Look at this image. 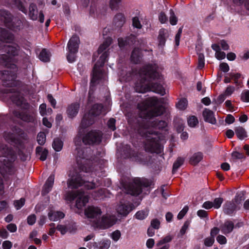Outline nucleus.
<instances>
[{
    "instance_id": "f257e3e1",
    "label": "nucleus",
    "mask_w": 249,
    "mask_h": 249,
    "mask_svg": "<svg viewBox=\"0 0 249 249\" xmlns=\"http://www.w3.org/2000/svg\"><path fill=\"white\" fill-rule=\"evenodd\" d=\"M139 109L143 111L145 118L149 121L143 129V135L146 138L144 149L151 153H159L162 147L160 136L158 135L157 129L165 128L167 123L165 121L155 119V117L160 115L164 111L160 101L156 97L148 98L144 102L138 105Z\"/></svg>"
},
{
    "instance_id": "f03ea898",
    "label": "nucleus",
    "mask_w": 249,
    "mask_h": 249,
    "mask_svg": "<svg viewBox=\"0 0 249 249\" xmlns=\"http://www.w3.org/2000/svg\"><path fill=\"white\" fill-rule=\"evenodd\" d=\"M139 76L140 82L135 85L137 92L143 93L151 90L162 95L165 94V90L161 84L155 83L153 85L150 83V79H162L160 70L156 65L143 68L139 72Z\"/></svg>"
},
{
    "instance_id": "7ed1b4c3",
    "label": "nucleus",
    "mask_w": 249,
    "mask_h": 249,
    "mask_svg": "<svg viewBox=\"0 0 249 249\" xmlns=\"http://www.w3.org/2000/svg\"><path fill=\"white\" fill-rule=\"evenodd\" d=\"M103 106L100 104H96L93 106L88 114H86L81 122V128L79 129L78 135L74 139V142L76 145H79L82 142L85 144L99 143L101 141V134L99 131H90L83 138H82V128L92 124L93 122L94 116L100 114H105Z\"/></svg>"
},
{
    "instance_id": "20e7f679",
    "label": "nucleus",
    "mask_w": 249,
    "mask_h": 249,
    "mask_svg": "<svg viewBox=\"0 0 249 249\" xmlns=\"http://www.w3.org/2000/svg\"><path fill=\"white\" fill-rule=\"evenodd\" d=\"M112 42V39L111 38H107L106 40L100 46L97 54L95 53L93 55L94 60H96V58L98 57V55H100L99 59L95 63L93 68L92 78L91 82H95L96 81L101 79H105L107 76L105 72H103L102 70L100 69V67L102 66L106 61L107 57V53L104 51L109 46Z\"/></svg>"
},
{
    "instance_id": "39448f33",
    "label": "nucleus",
    "mask_w": 249,
    "mask_h": 249,
    "mask_svg": "<svg viewBox=\"0 0 249 249\" xmlns=\"http://www.w3.org/2000/svg\"><path fill=\"white\" fill-rule=\"evenodd\" d=\"M81 175L77 173H70L67 184L69 188H77L80 186H84L87 189H92L95 187V185L89 180L85 181L81 179Z\"/></svg>"
},
{
    "instance_id": "423d86ee",
    "label": "nucleus",
    "mask_w": 249,
    "mask_h": 249,
    "mask_svg": "<svg viewBox=\"0 0 249 249\" xmlns=\"http://www.w3.org/2000/svg\"><path fill=\"white\" fill-rule=\"evenodd\" d=\"M147 187L148 182L145 179L136 178L128 184L123 185L125 192L127 194L133 196H137L142 192V186Z\"/></svg>"
},
{
    "instance_id": "0eeeda50",
    "label": "nucleus",
    "mask_w": 249,
    "mask_h": 249,
    "mask_svg": "<svg viewBox=\"0 0 249 249\" xmlns=\"http://www.w3.org/2000/svg\"><path fill=\"white\" fill-rule=\"evenodd\" d=\"M77 198L75 206L79 209H82L89 201L88 196H85L82 192H71L67 193L65 195V199L69 201H73Z\"/></svg>"
},
{
    "instance_id": "6e6552de",
    "label": "nucleus",
    "mask_w": 249,
    "mask_h": 249,
    "mask_svg": "<svg viewBox=\"0 0 249 249\" xmlns=\"http://www.w3.org/2000/svg\"><path fill=\"white\" fill-rule=\"evenodd\" d=\"M79 42V37L73 36L70 38L68 43L67 58L70 63H72L75 60L76 54L78 52Z\"/></svg>"
},
{
    "instance_id": "1a4fd4ad",
    "label": "nucleus",
    "mask_w": 249,
    "mask_h": 249,
    "mask_svg": "<svg viewBox=\"0 0 249 249\" xmlns=\"http://www.w3.org/2000/svg\"><path fill=\"white\" fill-rule=\"evenodd\" d=\"M243 193L237 194L234 198L230 202L225 203L224 206V211L225 213L228 214L232 213L234 211L240 208L243 200Z\"/></svg>"
},
{
    "instance_id": "9d476101",
    "label": "nucleus",
    "mask_w": 249,
    "mask_h": 249,
    "mask_svg": "<svg viewBox=\"0 0 249 249\" xmlns=\"http://www.w3.org/2000/svg\"><path fill=\"white\" fill-rule=\"evenodd\" d=\"M115 223V218L114 216L109 214L104 215L101 218L95 221L94 226L101 229H106L113 225Z\"/></svg>"
},
{
    "instance_id": "9b49d317",
    "label": "nucleus",
    "mask_w": 249,
    "mask_h": 249,
    "mask_svg": "<svg viewBox=\"0 0 249 249\" xmlns=\"http://www.w3.org/2000/svg\"><path fill=\"white\" fill-rule=\"evenodd\" d=\"M101 213L100 209L97 207L89 206L85 210L86 216L89 218L93 219L94 223L99 218Z\"/></svg>"
},
{
    "instance_id": "f8f14e48",
    "label": "nucleus",
    "mask_w": 249,
    "mask_h": 249,
    "mask_svg": "<svg viewBox=\"0 0 249 249\" xmlns=\"http://www.w3.org/2000/svg\"><path fill=\"white\" fill-rule=\"evenodd\" d=\"M38 11L36 5L31 4L29 7V16L30 18L34 20H37L38 18L41 23H43L44 20V16L43 14L40 12L39 16H38Z\"/></svg>"
},
{
    "instance_id": "ddd939ff",
    "label": "nucleus",
    "mask_w": 249,
    "mask_h": 249,
    "mask_svg": "<svg viewBox=\"0 0 249 249\" xmlns=\"http://www.w3.org/2000/svg\"><path fill=\"white\" fill-rule=\"evenodd\" d=\"M133 206L127 202H120L116 210L118 213L123 216L127 215L132 210Z\"/></svg>"
},
{
    "instance_id": "4468645a",
    "label": "nucleus",
    "mask_w": 249,
    "mask_h": 249,
    "mask_svg": "<svg viewBox=\"0 0 249 249\" xmlns=\"http://www.w3.org/2000/svg\"><path fill=\"white\" fill-rule=\"evenodd\" d=\"M48 216L51 221H56L64 218V214L60 211H56L53 207H49Z\"/></svg>"
},
{
    "instance_id": "2eb2a0df",
    "label": "nucleus",
    "mask_w": 249,
    "mask_h": 249,
    "mask_svg": "<svg viewBox=\"0 0 249 249\" xmlns=\"http://www.w3.org/2000/svg\"><path fill=\"white\" fill-rule=\"evenodd\" d=\"M5 163L3 164L2 167H0V172L3 176L6 174H12L15 171L12 163L9 160L6 161L4 160Z\"/></svg>"
},
{
    "instance_id": "dca6fc26",
    "label": "nucleus",
    "mask_w": 249,
    "mask_h": 249,
    "mask_svg": "<svg viewBox=\"0 0 249 249\" xmlns=\"http://www.w3.org/2000/svg\"><path fill=\"white\" fill-rule=\"evenodd\" d=\"M54 176L53 175H51L47 181H46L45 184L43 186L42 194L43 195H45L50 192L53 187L54 183Z\"/></svg>"
},
{
    "instance_id": "f3484780",
    "label": "nucleus",
    "mask_w": 249,
    "mask_h": 249,
    "mask_svg": "<svg viewBox=\"0 0 249 249\" xmlns=\"http://www.w3.org/2000/svg\"><path fill=\"white\" fill-rule=\"evenodd\" d=\"M80 107L78 103H73L68 106L67 113L69 117L72 118L78 113Z\"/></svg>"
},
{
    "instance_id": "a211bd4d",
    "label": "nucleus",
    "mask_w": 249,
    "mask_h": 249,
    "mask_svg": "<svg viewBox=\"0 0 249 249\" xmlns=\"http://www.w3.org/2000/svg\"><path fill=\"white\" fill-rule=\"evenodd\" d=\"M203 116L205 121L212 124L216 123V119L213 112L211 110L206 108L203 111Z\"/></svg>"
},
{
    "instance_id": "6ab92c4d",
    "label": "nucleus",
    "mask_w": 249,
    "mask_h": 249,
    "mask_svg": "<svg viewBox=\"0 0 249 249\" xmlns=\"http://www.w3.org/2000/svg\"><path fill=\"white\" fill-rule=\"evenodd\" d=\"M169 36L168 31L166 29H161L159 31L158 40L159 45L162 47L165 45L166 39Z\"/></svg>"
},
{
    "instance_id": "aec40b11",
    "label": "nucleus",
    "mask_w": 249,
    "mask_h": 249,
    "mask_svg": "<svg viewBox=\"0 0 249 249\" xmlns=\"http://www.w3.org/2000/svg\"><path fill=\"white\" fill-rule=\"evenodd\" d=\"M212 49L215 52V56L218 60H222L226 57V53L222 52L219 45L214 44L212 46Z\"/></svg>"
},
{
    "instance_id": "412c9836",
    "label": "nucleus",
    "mask_w": 249,
    "mask_h": 249,
    "mask_svg": "<svg viewBox=\"0 0 249 249\" xmlns=\"http://www.w3.org/2000/svg\"><path fill=\"white\" fill-rule=\"evenodd\" d=\"M125 22V18L123 14L118 13L115 15L113 19V23L117 27L122 26Z\"/></svg>"
},
{
    "instance_id": "4be33fe9",
    "label": "nucleus",
    "mask_w": 249,
    "mask_h": 249,
    "mask_svg": "<svg viewBox=\"0 0 249 249\" xmlns=\"http://www.w3.org/2000/svg\"><path fill=\"white\" fill-rule=\"evenodd\" d=\"M0 15L3 18L2 19L4 20V22L7 26L10 28H12L9 23L11 21L12 17L11 15L5 10L0 11Z\"/></svg>"
},
{
    "instance_id": "5701e85b",
    "label": "nucleus",
    "mask_w": 249,
    "mask_h": 249,
    "mask_svg": "<svg viewBox=\"0 0 249 249\" xmlns=\"http://www.w3.org/2000/svg\"><path fill=\"white\" fill-rule=\"evenodd\" d=\"M110 245V241L107 239L103 240L100 242L99 243H94L93 247L98 248L99 249H107L109 248Z\"/></svg>"
},
{
    "instance_id": "b1692460",
    "label": "nucleus",
    "mask_w": 249,
    "mask_h": 249,
    "mask_svg": "<svg viewBox=\"0 0 249 249\" xmlns=\"http://www.w3.org/2000/svg\"><path fill=\"white\" fill-rule=\"evenodd\" d=\"M0 39L6 42H10L13 39V35L6 30H3L0 36Z\"/></svg>"
},
{
    "instance_id": "393cba45",
    "label": "nucleus",
    "mask_w": 249,
    "mask_h": 249,
    "mask_svg": "<svg viewBox=\"0 0 249 249\" xmlns=\"http://www.w3.org/2000/svg\"><path fill=\"white\" fill-rule=\"evenodd\" d=\"M233 228V223L231 221H226L221 228V231L224 234L231 232Z\"/></svg>"
},
{
    "instance_id": "a878e982",
    "label": "nucleus",
    "mask_w": 249,
    "mask_h": 249,
    "mask_svg": "<svg viewBox=\"0 0 249 249\" xmlns=\"http://www.w3.org/2000/svg\"><path fill=\"white\" fill-rule=\"evenodd\" d=\"M36 152L39 157L40 160L44 161L46 159L48 153V150L45 149H43L41 147H37L36 148Z\"/></svg>"
},
{
    "instance_id": "bb28decb",
    "label": "nucleus",
    "mask_w": 249,
    "mask_h": 249,
    "mask_svg": "<svg viewBox=\"0 0 249 249\" xmlns=\"http://www.w3.org/2000/svg\"><path fill=\"white\" fill-rule=\"evenodd\" d=\"M203 158L202 154L198 152L194 154L190 159V162L192 164H196L201 160Z\"/></svg>"
},
{
    "instance_id": "cd10ccee",
    "label": "nucleus",
    "mask_w": 249,
    "mask_h": 249,
    "mask_svg": "<svg viewBox=\"0 0 249 249\" xmlns=\"http://www.w3.org/2000/svg\"><path fill=\"white\" fill-rule=\"evenodd\" d=\"M141 53L139 49H135L133 51L131 56V61L134 63H137L140 61Z\"/></svg>"
},
{
    "instance_id": "c85d7f7f",
    "label": "nucleus",
    "mask_w": 249,
    "mask_h": 249,
    "mask_svg": "<svg viewBox=\"0 0 249 249\" xmlns=\"http://www.w3.org/2000/svg\"><path fill=\"white\" fill-rule=\"evenodd\" d=\"M50 53L46 50L43 49L39 55V58L42 61L48 62L50 61Z\"/></svg>"
},
{
    "instance_id": "c756f323",
    "label": "nucleus",
    "mask_w": 249,
    "mask_h": 249,
    "mask_svg": "<svg viewBox=\"0 0 249 249\" xmlns=\"http://www.w3.org/2000/svg\"><path fill=\"white\" fill-rule=\"evenodd\" d=\"M234 130L236 135L239 139L242 140L247 137L246 132L243 127H236Z\"/></svg>"
},
{
    "instance_id": "7c9ffc66",
    "label": "nucleus",
    "mask_w": 249,
    "mask_h": 249,
    "mask_svg": "<svg viewBox=\"0 0 249 249\" xmlns=\"http://www.w3.org/2000/svg\"><path fill=\"white\" fill-rule=\"evenodd\" d=\"M148 213L149 211L147 209H145L137 212L135 216L138 220H143L148 216Z\"/></svg>"
},
{
    "instance_id": "2f4dec72",
    "label": "nucleus",
    "mask_w": 249,
    "mask_h": 249,
    "mask_svg": "<svg viewBox=\"0 0 249 249\" xmlns=\"http://www.w3.org/2000/svg\"><path fill=\"white\" fill-rule=\"evenodd\" d=\"M12 100L13 102L18 106L21 105L23 102L22 97L18 92H16L13 95H12Z\"/></svg>"
},
{
    "instance_id": "473e14b6",
    "label": "nucleus",
    "mask_w": 249,
    "mask_h": 249,
    "mask_svg": "<svg viewBox=\"0 0 249 249\" xmlns=\"http://www.w3.org/2000/svg\"><path fill=\"white\" fill-rule=\"evenodd\" d=\"M63 142L59 139L54 140L53 143V147L56 151H60L63 147Z\"/></svg>"
},
{
    "instance_id": "72a5a7b5",
    "label": "nucleus",
    "mask_w": 249,
    "mask_h": 249,
    "mask_svg": "<svg viewBox=\"0 0 249 249\" xmlns=\"http://www.w3.org/2000/svg\"><path fill=\"white\" fill-rule=\"evenodd\" d=\"M188 105V101L186 99L180 100L177 104V107L179 110H184Z\"/></svg>"
},
{
    "instance_id": "f704fd0d",
    "label": "nucleus",
    "mask_w": 249,
    "mask_h": 249,
    "mask_svg": "<svg viewBox=\"0 0 249 249\" xmlns=\"http://www.w3.org/2000/svg\"><path fill=\"white\" fill-rule=\"evenodd\" d=\"M7 53L10 55H16L18 54V49L13 46H8L5 48Z\"/></svg>"
},
{
    "instance_id": "c9c22d12",
    "label": "nucleus",
    "mask_w": 249,
    "mask_h": 249,
    "mask_svg": "<svg viewBox=\"0 0 249 249\" xmlns=\"http://www.w3.org/2000/svg\"><path fill=\"white\" fill-rule=\"evenodd\" d=\"M172 239V237L170 235H167L165 237H164L163 238L160 240L158 243L157 244V245L158 246L164 245L165 244H168L167 243L170 242Z\"/></svg>"
},
{
    "instance_id": "e433bc0d",
    "label": "nucleus",
    "mask_w": 249,
    "mask_h": 249,
    "mask_svg": "<svg viewBox=\"0 0 249 249\" xmlns=\"http://www.w3.org/2000/svg\"><path fill=\"white\" fill-rule=\"evenodd\" d=\"M37 141L39 144L43 145L46 142V135L44 132H40L37 136Z\"/></svg>"
},
{
    "instance_id": "4c0bfd02",
    "label": "nucleus",
    "mask_w": 249,
    "mask_h": 249,
    "mask_svg": "<svg viewBox=\"0 0 249 249\" xmlns=\"http://www.w3.org/2000/svg\"><path fill=\"white\" fill-rule=\"evenodd\" d=\"M223 202V199L221 197H217L214 199L212 202L213 208L214 209H219Z\"/></svg>"
},
{
    "instance_id": "58836bf2",
    "label": "nucleus",
    "mask_w": 249,
    "mask_h": 249,
    "mask_svg": "<svg viewBox=\"0 0 249 249\" xmlns=\"http://www.w3.org/2000/svg\"><path fill=\"white\" fill-rule=\"evenodd\" d=\"M198 123L197 118L194 116L190 117L188 120V124L190 127H195Z\"/></svg>"
},
{
    "instance_id": "ea45409f",
    "label": "nucleus",
    "mask_w": 249,
    "mask_h": 249,
    "mask_svg": "<svg viewBox=\"0 0 249 249\" xmlns=\"http://www.w3.org/2000/svg\"><path fill=\"white\" fill-rule=\"evenodd\" d=\"M183 161V159L179 158L175 162L173 166V172L174 173L176 172L178 169L182 164Z\"/></svg>"
},
{
    "instance_id": "a19ab883",
    "label": "nucleus",
    "mask_w": 249,
    "mask_h": 249,
    "mask_svg": "<svg viewBox=\"0 0 249 249\" xmlns=\"http://www.w3.org/2000/svg\"><path fill=\"white\" fill-rule=\"evenodd\" d=\"M170 23L172 25H175L177 23L178 19L172 10H170Z\"/></svg>"
},
{
    "instance_id": "79ce46f5",
    "label": "nucleus",
    "mask_w": 249,
    "mask_h": 249,
    "mask_svg": "<svg viewBox=\"0 0 249 249\" xmlns=\"http://www.w3.org/2000/svg\"><path fill=\"white\" fill-rule=\"evenodd\" d=\"M121 233L120 231L116 230L111 233L110 237L115 242L118 241L120 238Z\"/></svg>"
},
{
    "instance_id": "37998d69",
    "label": "nucleus",
    "mask_w": 249,
    "mask_h": 249,
    "mask_svg": "<svg viewBox=\"0 0 249 249\" xmlns=\"http://www.w3.org/2000/svg\"><path fill=\"white\" fill-rule=\"evenodd\" d=\"M241 99L243 102H249V90H244L241 95Z\"/></svg>"
},
{
    "instance_id": "c03bdc74",
    "label": "nucleus",
    "mask_w": 249,
    "mask_h": 249,
    "mask_svg": "<svg viewBox=\"0 0 249 249\" xmlns=\"http://www.w3.org/2000/svg\"><path fill=\"white\" fill-rule=\"evenodd\" d=\"M198 67L199 68H202L205 65L204 55L202 53H198Z\"/></svg>"
},
{
    "instance_id": "a18cd8bd",
    "label": "nucleus",
    "mask_w": 249,
    "mask_h": 249,
    "mask_svg": "<svg viewBox=\"0 0 249 249\" xmlns=\"http://www.w3.org/2000/svg\"><path fill=\"white\" fill-rule=\"evenodd\" d=\"M121 0H110L109 6L112 10L116 9L121 2Z\"/></svg>"
},
{
    "instance_id": "49530a36",
    "label": "nucleus",
    "mask_w": 249,
    "mask_h": 249,
    "mask_svg": "<svg viewBox=\"0 0 249 249\" xmlns=\"http://www.w3.org/2000/svg\"><path fill=\"white\" fill-rule=\"evenodd\" d=\"M24 203L25 199L22 198L18 200L15 201L14 205L17 210H19L24 205Z\"/></svg>"
},
{
    "instance_id": "de8ad7c7",
    "label": "nucleus",
    "mask_w": 249,
    "mask_h": 249,
    "mask_svg": "<svg viewBox=\"0 0 249 249\" xmlns=\"http://www.w3.org/2000/svg\"><path fill=\"white\" fill-rule=\"evenodd\" d=\"M214 241V238L213 237H209L204 240V244L206 246L210 247L213 245Z\"/></svg>"
},
{
    "instance_id": "09e8293b",
    "label": "nucleus",
    "mask_w": 249,
    "mask_h": 249,
    "mask_svg": "<svg viewBox=\"0 0 249 249\" xmlns=\"http://www.w3.org/2000/svg\"><path fill=\"white\" fill-rule=\"evenodd\" d=\"M188 207L186 206H185L182 210L179 213L178 215V219H182L183 216L185 215V214L187 213V212L188 211Z\"/></svg>"
},
{
    "instance_id": "8fccbe9b",
    "label": "nucleus",
    "mask_w": 249,
    "mask_h": 249,
    "mask_svg": "<svg viewBox=\"0 0 249 249\" xmlns=\"http://www.w3.org/2000/svg\"><path fill=\"white\" fill-rule=\"evenodd\" d=\"M132 22L133 25L134 27L138 29H141L142 28V25L137 17H134L132 19Z\"/></svg>"
},
{
    "instance_id": "3c124183",
    "label": "nucleus",
    "mask_w": 249,
    "mask_h": 249,
    "mask_svg": "<svg viewBox=\"0 0 249 249\" xmlns=\"http://www.w3.org/2000/svg\"><path fill=\"white\" fill-rule=\"evenodd\" d=\"M36 221V216L35 214H31L27 217V223L30 225H33Z\"/></svg>"
},
{
    "instance_id": "603ef678",
    "label": "nucleus",
    "mask_w": 249,
    "mask_h": 249,
    "mask_svg": "<svg viewBox=\"0 0 249 249\" xmlns=\"http://www.w3.org/2000/svg\"><path fill=\"white\" fill-rule=\"evenodd\" d=\"M234 89H234V87L229 86V87H227V88L226 89L224 93L225 94V95L227 97L230 96L234 92Z\"/></svg>"
},
{
    "instance_id": "864d4df0",
    "label": "nucleus",
    "mask_w": 249,
    "mask_h": 249,
    "mask_svg": "<svg viewBox=\"0 0 249 249\" xmlns=\"http://www.w3.org/2000/svg\"><path fill=\"white\" fill-rule=\"evenodd\" d=\"M39 109V112L42 116L47 115L46 105L45 104L40 105Z\"/></svg>"
},
{
    "instance_id": "5fc2aeb1",
    "label": "nucleus",
    "mask_w": 249,
    "mask_h": 249,
    "mask_svg": "<svg viewBox=\"0 0 249 249\" xmlns=\"http://www.w3.org/2000/svg\"><path fill=\"white\" fill-rule=\"evenodd\" d=\"M115 123V120L113 118L110 119L107 122L108 127L113 131L116 129Z\"/></svg>"
},
{
    "instance_id": "6e6d98bb",
    "label": "nucleus",
    "mask_w": 249,
    "mask_h": 249,
    "mask_svg": "<svg viewBox=\"0 0 249 249\" xmlns=\"http://www.w3.org/2000/svg\"><path fill=\"white\" fill-rule=\"evenodd\" d=\"M160 222L159 220L153 219L151 222V226L155 229H158L160 228Z\"/></svg>"
},
{
    "instance_id": "4d7b16f0",
    "label": "nucleus",
    "mask_w": 249,
    "mask_h": 249,
    "mask_svg": "<svg viewBox=\"0 0 249 249\" xmlns=\"http://www.w3.org/2000/svg\"><path fill=\"white\" fill-rule=\"evenodd\" d=\"M219 68L220 70L224 72L228 71L230 69L229 65L226 63H221L219 66Z\"/></svg>"
},
{
    "instance_id": "13d9d810",
    "label": "nucleus",
    "mask_w": 249,
    "mask_h": 249,
    "mask_svg": "<svg viewBox=\"0 0 249 249\" xmlns=\"http://www.w3.org/2000/svg\"><path fill=\"white\" fill-rule=\"evenodd\" d=\"M159 19L160 21L162 24L165 23L167 20V18L165 14L163 12H161L159 16Z\"/></svg>"
},
{
    "instance_id": "bf43d9fd",
    "label": "nucleus",
    "mask_w": 249,
    "mask_h": 249,
    "mask_svg": "<svg viewBox=\"0 0 249 249\" xmlns=\"http://www.w3.org/2000/svg\"><path fill=\"white\" fill-rule=\"evenodd\" d=\"M219 44L220 45V47L223 50L226 51V50H229V46L228 43L227 42V41H226L225 40H221L219 42Z\"/></svg>"
},
{
    "instance_id": "052dcab7",
    "label": "nucleus",
    "mask_w": 249,
    "mask_h": 249,
    "mask_svg": "<svg viewBox=\"0 0 249 249\" xmlns=\"http://www.w3.org/2000/svg\"><path fill=\"white\" fill-rule=\"evenodd\" d=\"M2 247L3 249H10L12 247V243L10 241H4L2 244Z\"/></svg>"
},
{
    "instance_id": "680f3d73",
    "label": "nucleus",
    "mask_w": 249,
    "mask_h": 249,
    "mask_svg": "<svg viewBox=\"0 0 249 249\" xmlns=\"http://www.w3.org/2000/svg\"><path fill=\"white\" fill-rule=\"evenodd\" d=\"M217 241L220 244H225L227 242L226 237L222 235H219L216 238Z\"/></svg>"
},
{
    "instance_id": "e2e57ef3",
    "label": "nucleus",
    "mask_w": 249,
    "mask_h": 249,
    "mask_svg": "<svg viewBox=\"0 0 249 249\" xmlns=\"http://www.w3.org/2000/svg\"><path fill=\"white\" fill-rule=\"evenodd\" d=\"M57 230L59 231L62 234H65L67 231V229L65 226L59 225L57 227Z\"/></svg>"
},
{
    "instance_id": "0e129e2a",
    "label": "nucleus",
    "mask_w": 249,
    "mask_h": 249,
    "mask_svg": "<svg viewBox=\"0 0 249 249\" xmlns=\"http://www.w3.org/2000/svg\"><path fill=\"white\" fill-rule=\"evenodd\" d=\"M234 120L235 119L234 117L231 114L228 115L225 119L226 123L228 124H232L234 122Z\"/></svg>"
},
{
    "instance_id": "69168bd1",
    "label": "nucleus",
    "mask_w": 249,
    "mask_h": 249,
    "mask_svg": "<svg viewBox=\"0 0 249 249\" xmlns=\"http://www.w3.org/2000/svg\"><path fill=\"white\" fill-rule=\"evenodd\" d=\"M7 228L11 232H14L17 231V228L15 224H10L7 226Z\"/></svg>"
},
{
    "instance_id": "338daca9",
    "label": "nucleus",
    "mask_w": 249,
    "mask_h": 249,
    "mask_svg": "<svg viewBox=\"0 0 249 249\" xmlns=\"http://www.w3.org/2000/svg\"><path fill=\"white\" fill-rule=\"evenodd\" d=\"M189 225V224L188 222H185L184 223V225H183L180 231V232L181 234V235H183L184 234H185L187 229L188 228Z\"/></svg>"
},
{
    "instance_id": "774afa93",
    "label": "nucleus",
    "mask_w": 249,
    "mask_h": 249,
    "mask_svg": "<svg viewBox=\"0 0 249 249\" xmlns=\"http://www.w3.org/2000/svg\"><path fill=\"white\" fill-rule=\"evenodd\" d=\"M154 244V240L153 239L150 238L147 240L146 245L148 248L151 249L153 247Z\"/></svg>"
}]
</instances>
